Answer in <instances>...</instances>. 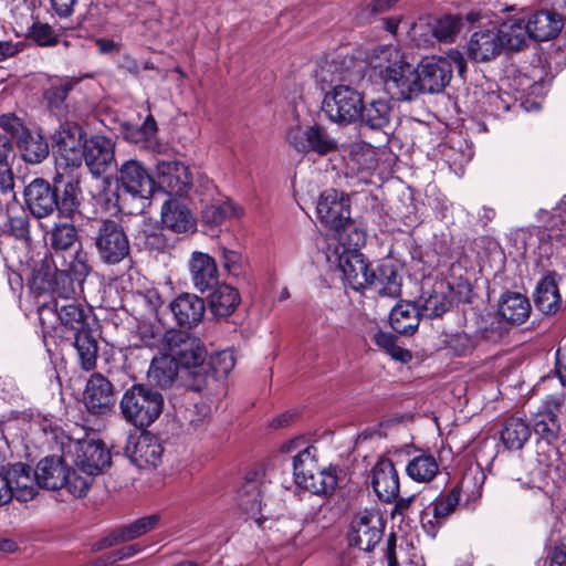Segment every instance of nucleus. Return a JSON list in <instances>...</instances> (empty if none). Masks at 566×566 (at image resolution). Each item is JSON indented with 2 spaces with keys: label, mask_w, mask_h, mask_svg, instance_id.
Masks as SVG:
<instances>
[{
  "label": "nucleus",
  "mask_w": 566,
  "mask_h": 566,
  "mask_svg": "<svg viewBox=\"0 0 566 566\" xmlns=\"http://www.w3.org/2000/svg\"><path fill=\"white\" fill-rule=\"evenodd\" d=\"M398 264L392 260H385L375 269H371L368 279V287L380 296L396 298L400 296L402 277Z\"/></svg>",
  "instance_id": "a211bd4d"
},
{
  "label": "nucleus",
  "mask_w": 566,
  "mask_h": 566,
  "mask_svg": "<svg viewBox=\"0 0 566 566\" xmlns=\"http://www.w3.org/2000/svg\"><path fill=\"white\" fill-rule=\"evenodd\" d=\"M421 319L419 306L401 301L391 310L389 321L392 329L401 335H412Z\"/></svg>",
  "instance_id": "473e14b6"
},
{
  "label": "nucleus",
  "mask_w": 566,
  "mask_h": 566,
  "mask_svg": "<svg viewBox=\"0 0 566 566\" xmlns=\"http://www.w3.org/2000/svg\"><path fill=\"white\" fill-rule=\"evenodd\" d=\"M22 158L31 164H39L49 155V145L38 133L23 130L18 140Z\"/></svg>",
  "instance_id": "37998d69"
},
{
  "label": "nucleus",
  "mask_w": 566,
  "mask_h": 566,
  "mask_svg": "<svg viewBox=\"0 0 566 566\" xmlns=\"http://www.w3.org/2000/svg\"><path fill=\"white\" fill-rule=\"evenodd\" d=\"M180 370V366L165 352L153 358L147 378L150 384L166 389L178 380Z\"/></svg>",
  "instance_id": "7c9ffc66"
},
{
  "label": "nucleus",
  "mask_w": 566,
  "mask_h": 566,
  "mask_svg": "<svg viewBox=\"0 0 566 566\" xmlns=\"http://www.w3.org/2000/svg\"><path fill=\"white\" fill-rule=\"evenodd\" d=\"M451 302L444 291L433 290L427 296H422V303L419 307L421 317L436 318L444 314Z\"/></svg>",
  "instance_id": "8fccbe9b"
},
{
  "label": "nucleus",
  "mask_w": 566,
  "mask_h": 566,
  "mask_svg": "<svg viewBox=\"0 0 566 566\" xmlns=\"http://www.w3.org/2000/svg\"><path fill=\"white\" fill-rule=\"evenodd\" d=\"M91 272V266L88 264L87 253L78 250L75 254L72 255V260L69 263L67 270L60 271L56 276V284L63 283L67 284V287L72 286V279L70 273L73 274L74 279L77 281L84 280Z\"/></svg>",
  "instance_id": "de8ad7c7"
},
{
  "label": "nucleus",
  "mask_w": 566,
  "mask_h": 566,
  "mask_svg": "<svg viewBox=\"0 0 566 566\" xmlns=\"http://www.w3.org/2000/svg\"><path fill=\"white\" fill-rule=\"evenodd\" d=\"M50 245L57 251L70 250L77 241V231L74 226L63 223L54 227L49 233Z\"/></svg>",
  "instance_id": "864d4df0"
},
{
  "label": "nucleus",
  "mask_w": 566,
  "mask_h": 566,
  "mask_svg": "<svg viewBox=\"0 0 566 566\" xmlns=\"http://www.w3.org/2000/svg\"><path fill=\"white\" fill-rule=\"evenodd\" d=\"M534 303L537 310L545 315H554L559 311L562 297L554 275H547L538 282Z\"/></svg>",
  "instance_id": "c9c22d12"
},
{
  "label": "nucleus",
  "mask_w": 566,
  "mask_h": 566,
  "mask_svg": "<svg viewBox=\"0 0 566 566\" xmlns=\"http://www.w3.org/2000/svg\"><path fill=\"white\" fill-rule=\"evenodd\" d=\"M394 109L389 101L377 98L361 105L358 120L373 130L385 132L390 127Z\"/></svg>",
  "instance_id": "c756f323"
},
{
  "label": "nucleus",
  "mask_w": 566,
  "mask_h": 566,
  "mask_svg": "<svg viewBox=\"0 0 566 566\" xmlns=\"http://www.w3.org/2000/svg\"><path fill=\"white\" fill-rule=\"evenodd\" d=\"M69 453L74 455L75 467L83 473L97 475L111 465V452L101 441H73L69 446Z\"/></svg>",
  "instance_id": "f8f14e48"
},
{
  "label": "nucleus",
  "mask_w": 566,
  "mask_h": 566,
  "mask_svg": "<svg viewBox=\"0 0 566 566\" xmlns=\"http://www.w3.org/2000/svg\"><path fill=\"white\" fill-rule=\"evenodd\" d=\"M315 449L313 447H306L293 457V470L295 482L302 480V476L311 473L315 468Z\"/></svg>",
  "instance_id": "bf43d9fd"
},
{
  "label": "nucleus",
  "mask_w": 566,
  "mask_h": 566,
  "mask_svg": "<svg viewBox=\"0 0 566 566\" xmlns=\"http://www.w3.org/2000/svg\"><path fill=\"white\" fill-rule=\"evenodd\" d=\"M83 158L92 175L98 177L115 163V144L111 138L95 135L84 142Z\"/></svg>",
  "instance_id": "2eb2a0df"
},
{
  "label": "nucleus",
  "mask_w": 566,
  "mask_h": 566,
  "mask_svg": "<svg viewBox=\"0 0 566 566\" xmlns=\"http://www.w3.org/2000/svg\"><path fill=\"white\" fill-rule=\"evenodd\" d=\"M119 408L127 422L136 428H146L161 415L164 397L157 390L138 384L124 392Z\"/></svg>",
  "instance_id": "20e7f679"
},
{
  "label": "nucleus",
  "mask_w": 566,
  "mask_h": 566,
  "mask_svg": "<svg viewBox=\"0 0 566 566\" xmlns=\"http://www.w3.org/2000/svg\"><path fill=\"white\" fill-rule=\"evenodd\" d=\"M74 336V346L77 350L81 366L85 370H92L96 366L98 354L97 340L92 334L91 326L72 334Z\"/></svg>",
  "instance_id": "58836bf2"
},
{
  "label": "nucleus",
  "mask_w": 566,
  "mask_h": 566,
  "mask_svg": "<svg viewBox=\"0 0 566 566\" xmlns=\"http://www.w3.org/2000/svg\"><path fill=\"white\" fill-rule=\"evenodd\" d=\"M333 230L338 243L335 249H338L339 252L358 253L360 248L365 245L367 238L366 227L359 221L349 218L342 227Z\"/></svg>",
  "instance_id": "72a5a7b5"
},
{
  "label": "nucleus",
  "mask_w": 566,
  "mask_h": 566,
  "mask_svg": "<svg viewBox=\"0 0 566 566\" xmlns=\"http://www.w3.org/2000/svg\"><path fill=\"white\" fill-rule=\"evenodd\" d=\"M384 534V522L376 510H364L358 512L352 520L348 531V542L364 552H371L381 541Z\"/></svg>",
  "instance_id": "9d476101"
},
{
  "label": "nucleus",
  "mask_w": 566,
  "mask_h": 566,
  "mask_svg": "<svg viewBox=\"0 0 566 566\" xmlns=\"http://www.w3.org/2000/svg\"><path fill=\"white\" fill-rule=\"evenodd\" d=\"M170 310L178 325L192 328L202 321L206 313V304L201 297L185 293L170 303Z\"/></svg>",
  "instance_id": "b1692460"
},
{
  "label": "nucleus",
  "mask_w": 566,
  "mask_h": 566,
  "mask_svg": "<svg viewBox=\"0 0 566 566\" xmlns=\"http://www.w3.org/2000/svg\"><path fill=\"white\" fill-rule=\"evenodd\" d=\"M371 484L377 496L384 502H391L399 494V475L389 459H380L373 469Z\"/></svg>",
  "instance_id": "412c9836"
},
{
  "label": "nucleus",
  "mask_w": 566,
  "mask_h": 566,
  "mask_svg": "<svg viewBox=\"0 0 566 566\" xmlns=\"http://www.w3.org/2000/svg\"><path fill=\"white\" fill-rule=\"evenodd\" d=\"M334 258L348 286L355 291H363L368 287V274L371 268L360 252H339L338 249H335Z\"/></svg>",
  "instance_id": "f3484780"
},
{
  "label": "nucleus",
  "mask_w": 566,
  "mask_h": 566,
  "mask_svg": "<svg viewBox=\"0 0 566 566\" xmlns=\"http://www.w3.org/2000/svg\"><path fill=\"white\" fill-rule=\"evenodd\" d=\"M297 484L310 492L318 495L332 494L337 486L336 469L328 468L323 470H314L302 480H298Z\"/></svg>",
  "instance_id": "ea45409f"
},
{
  "label": "nucleus",
  "mask_w": 566,
  "mask_h": 566,
  "mask_svg": "<svg viewBox=\"0 0 566 566\" xmlns=\"http://www.w3.org/2000/svg\"><path fill=\"white\" fill-rule=\"evenodd\" d=\"M6 474L18 501L27 502L36 495L40 483L35 470H32L30 465L21 462L14 463L7 469Z\"/></svg>",
  "instance_id": "393cba45"
},
{
  "label": "nucleus",
  "mask_w": 566,
  "mask_h": 566,
  "mask_svg": "<svg viewBox=\"0 0 566 566\" xmlns=\"http://www.w3.org/2000/svg\"><path fill=\"white\" fill-rule=\"evenodd\" d=\"M399 0H373L360 11V18L369 20L390 10Z\"/></svg>",
  "instance_id": "e2e57ef3"
},
{
  "label": "nucleus",
  "mask_w": 566,
  "mask_h": 566,
  "mask_svg": "<svg viewBox=\"0 0 566 566\" xmlns=\"http://www.w3.org/2000/svg\"><path fill=\"white\" fill-rule=\"evenodd\" d=\"M129 139L140 148L160 151L161 145L157 137V125L151 115H148L142 126L129 134Z\"/></svg>",
  "instance_id": "09e8293b"
},
{
  "label": "nucleus",
  "mask_w": 566,
  "mask_h": 566,
  "mask_svg": "<svg viewBox=\"0 0 566 566\" xmlns=\"http://www.w3.org/2000/svg\"><path fill=\"white\" fill-rule=\"evenodd\" d=\"M406 472L411 480L428 483L439 473V463L432 454L420 453L409 460Z\"/></svg>",
  "instance_id": "c03bdc74"
},
{
  "label": "nucleus",
  "mask_w": 566,
  "mask_h": 566,
  "mask_svg": "<svg viewBox=\"0 0 566 566\" xmlns=\"http://www.w3.org/2000/svg\"><path fill=\"white\" fill-rule=\"evenodd\" d=\"M13 190V175L10 163H0V192L10 195Z\"/></svg>",
  "instance_id": "0e129e2a"
},
{
  "label": "nucleus",
  "mask_w": 566,
  "mask_h": 566,
  "mask_svg": "<svg viewBox=\"0 0 566 566\" xmlns=\"http://www.w3.org/2000/svg\"><path fill=\"white\" fill-rule=\"evenodd\" d=\"M28 36L41 46H53L59 41L57 32L50 24L39 21L29 28Z\"/></svg>",
  "instance_id": "13d9d810"
},
{
  "label": "nucleus",
  "mask_w": 566,
  "mask_h": 566,
  "mask_svg": "<svg viewBox=\"0 0 566 566\" xmlns=\"http://www.w3.org/2000/svg\"><path fill=\"white\" fill-rule=\"evenodd\" d=\"M463 28L462 15L444 14L434 20L431 24V33L439 41L443 43H451L455 40L458 34Z\"/></svg>",
  "instance_id": "49530a36"
},
{
  "label": "nucleus",
  "mask_w": 566,
  "mask_h": 566,
  "mask_svg": "<svg viewBox=\"0 0 566 566\" xmlns=\"http://www.w3.org/2000/svg\"><path fill=\"white\" fill-rule=\"evenodd\" d=\"M453 66L461 77L467 72L463 54L458 50H450L446 56H427L419 64L418 76L420 93H440L450 83Z\"/></svg>",
  "instance_id": "423d86ee"
},
{
  "label": "nucleus",
  "mask_w": 566,
  "mask_h": 566,
  "mask_svg": "<svg viewBox=\"0 0 566 566\" xmlns=\"http://www.w3.org/2000/svg\"><path fill=\"white\" fill-rule=\"evenodd\" d=\"M461 499V491L459 488H453L448 493L439 496L432 503L433 505V517L436 518V523L440 525L449 515H451L457 506L459 505Z\"/></svg>",
  "instance_id": "603ef678"
},
{
  "label": "nucleus",
  "mask_w": 566,
  "mask_h": 566,
  "mask_svg": "<svg viewBox=\"0 0 566 566\" xmlns=\"http://www.w3.org/2000/svg\"><path fill=\"white\" fill-rule=\"evenodd\" d=\"M234 365L235 358L232 350L218 352L211 355L208 364H206L207 373L209 374L210 369L216 378L228 376Z\"/></svg>",
  "instance_id": "6e6d98bb"
},
{
  "label": "nucleus",
  "mask_w": 566,
  "mask_h": 566,
  "mask_svg": "<svg viewBox=\"0 0 566 566\" xmlns=\"http://www.w3.org/2000/svg\"><path fill=\"white\" fill-rule=\"evenodd\" d=\"M74 191V186L69 182L65 186L64 198L59 202L56 189L44 179L39 178L25 188V202L30 212L39 219L52 214L55 210L69 216L78 203Z\"/></svg>",
  "instance_id": "39448f33"
},
{
  "label": "nucleus",
  "mask_w": 566,
  "mask_h": 566,
  "mask_svg": "<svg viewBox=\"0 0 566 566\" xmlns=\"http://www.w3.org/2000/svg\"><path fill=\"white\" fill-rule=\"evenodd\" d=\"M163 228L175 233H192L196 219L190 209L180 200L170 198L161 207Z\"/></svg>",
  "instance_id": "aec40b11"
},
{
  "label": "nucleus",
  "mask_w": 566,
  "mask_h": 566,
  "mask_svg": "<svg viewBox=\"0 0 566 566\" xmlns=\"http://www.w3.org/2000/svg\"><path fill=\"white\" fill-rule=\"evenodd\" d=\"M159 186L170 196H184L192 186L189 168L178 160H159L156 166Z\"/></svg>",
  "instance_id": "dca6fc26"
},
{
  "label": "nucleus",
  "mask_w": 566,
  "mask_h": 566,
  "mask_svg": "<svg viewBox=\"0 0 566 566\" xmlns=\"http://www.w3.org/2000/svg\"><path fill=\"white\" fill-rule=\"evenodd\" d=\"M238 505L252 518L259 520L262 505L261 483L255 478H247L238 492Z\"/></svg>",
  "instance_id": "a19ab883"
},
{
  "label": "nucleus",
  "mask_w": 566,
  "mask_h": 566,
  "mask_svg": "<svg viewBox=\"0 0 566 566\" xmlns=\"http://www.w3.org/2000/svg\"><path fill=\"white\" fill-rule=\"evenodd\" d=\"M287 144L301 154L315 153L325 156L337 150L338 144L325 127L314 124L302 127L293 126L286 132Z\"/></svg>",
  "instance_id": "1a4fd4ad"
},
{
  "label": "nucleus",
  "mask_w": 566,
  "mask_h": 566,
  "mask_svg": "<svg viewBox=\"0 0 566 566\" xmlns=\"http://www.w3.org/2000/svg\"><path fill=\"white\" fill-rule=\"evenodd\" d=\"M161 347L180 366L189 389L200 391L207 386L210 377L206 366L207 349L199 337L169 329L163 336Z\"/></svg>",
  "instance_id": "f257e3e1"
},
{
  "label": "nucleus",
  "mask_w": 566,
  "mask_h": 566,
  "mask_svg": "<svg viewBox=\"0 0 566 566\" xmlns=\"http://www.w3.org/2000/svg\"><path fill=\"white\" fill-rule=\"evenodd\" d=\"M163 451L158 439L149 433L139 436L133 448H126L132 462L140 469L156 468L161 462Z\"/></svg>",
  "instance_id": "a878e982"
},
{
  "label": "nucleus",
  "mask_w": 566,
  "mask_h": 566,
  "mask_svg": "<svg viewBox=\"0 0 566 566\" xmlns=\"http://www.w3.org/2000/svg\"><path fill=\"white\" fill-rule=\"evenodd\" d=\"M159 522V514H151L148 516L140 517L128 525H125L113 531L107 537H105L101 542L99 548L109 547L113 545H117L119 543L136 539L155 530Z\"/></svg>",
  "instance_id": "bb28decb"
},
{
  "label": "nucleus",
  "mask_w": 566,
  "mask_h": 566,
  "mask_svg": "<svg viewBox=\"0 0 566 566\" xmlns=\"http://www.w3.org/2000/svg\"><path fill=\"white\" fill-rule=\"evenodd\" d=\"M465 48L468 56L475 62H489L502 53L495 28L473 32Z\"/></svg>",
  "instance_id": "5701e85b"
},
{
  "label": "nucleus",
  "mask_w": 566,
  "mask_h": 566,
  "mask_svg": "<svg viewBox=\"0 0 566 566\" xmlns=\"http://www.w3.org/2000/svg\"><path fill=\"white\" fill-rule=\"evenodd\" d=\"M72 293L73 287H57L55 296L39 306V319L44 332L63 337L65 333L73 334L90 325L91 311L71 297Z\"/></svg>",
  "instance_id": "f03ea898"
},
{
  "label": "nucleus",
  "mask_w": 566,
  "mask_h": 566,
  "mask_svg": "<svg viewBox=\"0 0 566 566\" xmlns=\"http://www.w3.org/2000/svg\"><path fill=\"white\" fill-rule=\"evenodd\" d=\"M530 424L520 417L509 418L501 430V441L510 450H520L531 438Z\"/></svg>",
  "instance_id": "4c0bfd02"
},
{
  "label": "nucleus",
  "mask_w": 566,
  "mask_h": 566,
  "mask_svg": "<svg viewBox=\"0 0 566 566\" xmlns=\"http://www.w3.org/2000/svg\"><path fill=\"white\" fill-rule=\"evenodd\" d=\"M83 128L75 122L66 120L53 135V148L65 166L77 167L83 159Z\"/></svg>",
  "instance_id": "ddd939ff"
},
{
  "label": "nucleus",
  "mask_w": 566,
  "mask_h": 566,
  "mask_svg": "<svg viewBox=\"0 0 566 566\" xmlns=\"http://www.w3.org/2000/svg\"><path fill=\"white\" fill-rule=\"evenodd\" d=\"M95 247L102 262L114 265L129 255V240L123 226L111 219L98 222L94 237Z\"/></svg>",
  "instance_id": "6e6552de"
},
{
  "label": "nucleus",
  "mask_w": 566,
  "mask_h": 566,
  "mask_svg": "<svg viewBox=\"0 0 566 566\" xmlns=\"http://www.w3.org/2000/svg\"><path fill=\"white\" fill-rule=\"evenodd\" d=\"M53 10L59 17H70L74 11L77 0H50Z\"/></svg>",
  "instance_id": "69168bd1"
},
{
  "label": "nucleus",
  "mask_w": 566,
  "mask_h": 566,
  "mask_svg": "<svg viewBox=\"0 0 566 566\" xmlns=\"http://www.w3.org/2000/svg\"><path fill=\"white\" fill-rule=\"evenodd\" d=\"M534 431L548 442L555 440L560 431L556 412L552 409L538 412L534 420Z\"/></svg>",
  "instance_id": "3c124183"
},
{
  "label": "nucleus",
  "mask_w": 566,
  "mask_h": 566,
  "mask_svg": "<svg viewBox=\"0 0 566 566\" xmlns=\"http://www.w3.org/2000/svg\"><path fill=\"white\" fill-rule=\"evenodd\" d=\"M187 432L196 433L206 429L210 420V408L206 403H197L187 411Z\"/></svg>",
  "instance_id": "4d7b16f0"
},
{
  "label": "nucleus",
  "mask_w": 566,
  "mask_h": 566,
  "mask_svg": "<svg viewBox=\"0 0 566 566\" xmlns=\"http://www.w3.org/2000/svg\"><path fill=\"white\" fill-rule=\"evenodd\" d=\"M373 63L375 67L384 69L385 88L394 98L410 101L420 94L418 70L406 61L397 46L378 48Z\"/></svg>",
  "instance_id": "7ed1b4c3"
},
{
  "label": "nucleus",
  "mask_w": 566,
  "mask_h": 566,
  "mask_svg": "<svg viewBox=\"0 0 566 566\" xmlns=\"http://www.w3.org/2000/svg\"><path fill=\"white\" fill-rule=\"evenodd\" d=\"M80 77H60L52 82L50 87L44 93V99L49 108L62 115L65 109V102L70 92L80 83Z\"/></svg>",
  "instance_id": "79ce46f5"
},
{
  "label": "nucleus",
  "mask_w": 566,
  "mask_h": 566,
  "mask_svg": "<svg viewBox=\"0 0 566 566\" xmlns=\"http://www.w3.org/2000/svg\"><path fill=\"white\" fill-rule=\"evenodd\" d=\"M81 473L82 472L77 470V468L72 472L67 468V483L63 486L77 497L84 496L87 493L92 484L93 476L95 475L88 473H84V475H82Z\"/></svg>",
  "instance_id": "680f3d73"
},
{
  "label": "nucleus",
  "mask_w": 566,
  "mask_h": 566,
  "mask_svg": "<svg viewBox=\"0 0 566 566\" xmlns=\"http://www.w3.org/2000/svg\"><path fill=\"white\" fill-rule=\"evenodd\" d=\"M189 272L193 287L205 293L218 284L219 273L214 259L195 251L189 260Z\"/></svg>",
  "instance_id": "4be33fe9"
},
{
  "label": "nucleus",
  "mask_w": 566,
  "mask_h": 566,
  "mask_svg": "<svg viewBox=\"0 0 566 566\" xmlns=\"http://www.w3.org/2000/svg\"><path fill=\"white\" fill-rule=\"evenodd\" d=\"M241 261V255L233 250L222 249V265L228 272L235 271Z\"/></svg>",
  "instance_id": "338daca9"
},
{
  "label": "nucleus",
  "mask_w": 566,
  "mask_h": 566,
  "mask_svg": "<svg viewBox=\"0 0 566 566\" xmlns=\"http://www.w3.org/2000/svg\"><path fill=\"white\" fill-rule=\"evenodd\" d=\"M9 230L17 239H30L29 217L21 208L9 211Z\"/></svg>",
  "instance_id": "052dcab7"
},
{
  "label": "nucleus",
  "mask_w": 566,
  "mask_h": 566,
  "mask_svg": "<svg viewBox=\"0 0 566 566\" xmlns=\"http://www.w3.org/2000/svg\"><path fill=\"white\" fill-rule=\"evenodd\" d=\"M242 214V209L237 206L232 200H224L220 203H211L207 206L201 212L202 222L210 227H218L224 221L239 218Z\"/></svg>",
  "instance_id": "a18cd8bd"
},
{
  "label": "nucleus",
  "mask_w": 566,
  "mask_h": 566,
  "mask_svg": "<svg viewBox=\"0 0 566 566\" xmlns=\"http://www.w3.org/2000/svg\"><path fill=\"white\" fill-rule=\"evenodd\" d=\"M35 474L40 488L59 490L67 483V464L61 457H46L38 463Z\"/></svg>",
  "instance_id": "cd10ccee"
},
{
  "label": "nucleus",
  "mask_w": 566,
  "mask_h": 566,
  "mask_svg": "<svg viewBox=\"0 0 566 566\" xmlns=\"http://www.w3.org/2000/svg\"><path fill=\"white\" fill-rule=\"evenodd\" d=\"M502 51L517 52L527 45L528 34L525 21L510 18L495 28Z\"/></svg>",
  "instance_id": "2f4dec72"
},
{
  "label": "nucleus",
  "mask_w": 566,
  "mask_h": 566,
  "mask_svg": "<svg viewBox=\"0 0 566 566\" xmlns=\"http://www.w3.org/2000/svg\"><path fill=\"white\" fill-rule=\"evenodd\" d=\"M528 39L548 41L556 36L563 28L562 19L554 12L539 10L530 15L525 22Z\"/></svg>",
  "instance_id": "c85d7f7f"
},
{
  "label": "nucleus",
  "mask_w": 566,
  "mask_h": 566,
  "mask_svg": "<svg viewBox=\"0 0 566 566\" xmlns=\"http://www.w3.org/2000/svg\"><path fill=\"white\" fill-rule=\"evenodd\" d=\"M84 403L93 413H106L114 407L113 385L102 374H93L84 390Z\"/></svg>",
  "instance_id": "6ab92c4d"
},
{
  "label": "nucleus",
  "mask_w": 566,
  "mask_h": 566,
  "mask_svg": "<svg viewBox=\"0 0 566 566\" xmlns=\"http://www.w3.org/2000/svg\"><path fill=\"white\" fill-rule=\"evenodd\" d=\"M531 304L526 296L517 292L502 295L499 304V315L512 324H523L530 316Z\"/></svg>",
  "instance_id": "f704fd0d"
},
{
  "label": "nucleus",
  "mask_w": 566,
  "mask_h": 566,
  "mask_svg": "<svg viewBox=\"0 0 566 566\" xmlns=\"http://www.w3.org/2000/svg\"><path fill=\"white\" fill-rule=\"evenodd\" d=\"M363 102V95L356 88L339 84L325 94L322 111L331 122L348 125L358 120Z\"/></svg>",
  "instance_id": "0eeeda50"
},
{
  "label": "nucleus",
  "mask_w": 566,
  "mask_h": 566,
  "mask_svg": "<svg viewBox=\"0 0 566 566\" xmlns=\"http://www.w3.org/2000/svg\"><path fill=\"white\" fill-rule=\"evenodd\" d=\"M0 126L11 134H18L20 129L24 130L20 119L12 114L0 116Z\"/></svg>",
  "instance_id": "774afa93"
},
{
  "label": "nucleus",
  "mask_w": 566,
  "mask_h": 566,
  "mask_svg": "<svg viewBox=\"0 0 566 566\" xmlns=\"http://www.w3.org/2000/svg\"><path fill=\"white\" fill-rule=\"evenodd\" d=\"M317 219L324 226L338 229L350 218V199L348 195L336 189L324 190L316 203Z\"/></svg>",
  "instance_id": "4468645a"
},
{
  "label": "nucleus",
  "mask_w": 566,
  "mask_h": 566,
  "mask_svg": "<svg viewBox=\"0 0 566 566\" xmlns=\"http://www.w3.org/2000/svg\"><path fill=\"white\" fill-rule=\"evenodd\" d=\"M116 181L120 189L134 198L148 199L154 193L155 180L137 159H127L119 165Z\"/></svg>",
  "instance_id": "9b49d317"
},
{
  "label": "nucleus",
  "mask_w": 566,
  "mask_h": 566,
  "mask_svg": "<svg viewBox=\"0 0 566 566\" xmlns=\"http://www.w3.org/2000/svg\"><path fill=\"white\" fill-rule=\"evenodd\" d=\"M374 342L382 348L394 359L406 363L411 359V353L397 345L396 337L392 334L385 332H377L374 337Z\"/></svg>",
  "instance_id": "5fc2aeb1"
},
{
  "label": "nucleus",
  "mask_w": 566,
  "mask_h": 566,
  "mask_svg": "<svg viewBox=\"0 0 566 566\" xmlns=\"http://www.w3.org/2000/svg\"><path fill=\"white\" fill-rule=\"evenodd\" d=\"M240 303V295L228 284H219L209 296V307L216 317L230 316Z\"/></svg>",
  "instance_id": "e433bc0d"
}]
</instances>
